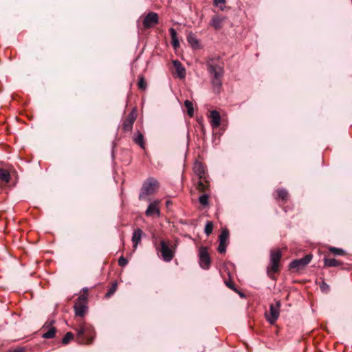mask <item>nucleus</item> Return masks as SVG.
<instances>
[{
	"mask_svg": "<svg viewBox=\"0 0 352 352\" xmlns=\"http://www.w3.org/2000/svg\"><path fill=\"white\" fill-rule=\"evenodd\" d=\"M208 73L210 77L211 84L219 91L222 86L224 74V63L219 56L209 57L206 63Z\"/></svg>",
	"mask_w": 352,
	"mask_h": 352,
	"instance_id": "f257e3e1",
	"label": "nucleus"
},
{
	"mask_svg": "<svg viewBox=\"0 0 352 352\" xmlns=\"http://www.w3.org/2000/svg\"><path fill=\"white\" fill-rule=\"evenodd\" d=\"M77 331L76 341L81 344H90L93 342L96 332L94 327L89 324H82L76 329Z\"/></svg>",
	"mask_w": 352,
	"mask_h": 352,
	"instance_id": "f03ea898",
	"label": "nucleus"
},
{
	"mask_svg": "<svg viewBox=\"0 0 352 352\" xmlns=\"http://www.w3.org/2000/svg\"><path fill=\"white\" fill-rule=\"evenodd\" d=\"M159 186L158 182L153 177H149L144 182L139 195L140 200L146 199L148 195L153 194Z\"/></svg>",
	"mask_w": 352,
	"mask_h": 352,
	"instance_id": "7ed1b4c3",
	"label": "nucleus"
},
{
	"mask_svg": "<svg viewBox=\"0 0 352 352\" xmlns=\"http://www.w3.org/2000/svg\"><path fill=\"white\" fill-rule=\"evenodd\" d=\"M87 304V295L85 294L80 295L79 297L76 300L74 305L76 316L82 317L85 315L88 309Z\"/></svg>",
	"mask_w": 352,
	"mask_h": 352,
	"instance_id": "20e7f679",
	"label": "nucleus"
},
{
	"mask_svg": "<svg viewBox=\"0 0 352 352\" xmlns=\"http://www.w3.org/2000/svg\"><path fill=\"white\" fill-rule=\"evenodd\" d=\"M282 253L280 250H271L270 252V263L267 267V272L276 273L279 270V263L281 259Z\"/></svg>",
	"mask_w": 352,
	"mask_h": 352,
	"instance_id": "39448f33",
	"label": "nucleus"
},
{
	"mask_svg": "<svg viewBox=\"0 0 352 352\" xmlns=\"http://www.w3.org/2000/svg\"><path fill=\"white\" fill-rule=\"evenodd\" d=\"M312 255L311 254H308L305 255L303 258L295 259L292 261L289 265V267L291 270H295L296 271H300L305 267L311 261Z\"/></svg>",
	"mask_w": 352,
	"mask_h": 352,
	"instance_id": "423d86ee",
	"label": "nucleus"
},
{
	"mask_svg": "<svg viewBox=\"0 0 352 352\" xmlns=\"http://www.w3.org/2000/svg\"><path fill=\"white\" fill-rule=\"evenodd\" d=\"M199 260L201 268L204 270H208L210 268L211 259L207 247H200L199 250Z\"/></svg>",
	"mask_w": 352,
	"mask_h": 352,
	"instance_id": "0eeeda50",
	"label": "nucleus"
},
{
	"mask_svg": "<svg viewBox=\"0 0 352 352\" xmlns=\"http://www.w3.org/2000/svg\"><path fill=\"white\" fill-rule=\"evenodd\" d=\"M169 243H166V242L164 240L160 241V249H158L156 247L157 250L161 252V255L162 258L166 262H170L174 257V252L169 247Z\"/></svg>",
	"mask_w": 352,
	"mask_h": 352,
	"instance_id": "6e6552de",
	"label": "nucleus"
},
{
	"mask_svg": "<svg viewBox=\"0 0 352 352\" xmlns=\"http://www.w3.org/2000/svg\"><path fill=\"white\" fill-rule=\"evenodd\" d=\"M280 301H277L276 305H273V304L270 305L269 313L266 314L267 320L270 324H274L275 322L278 318L279 314H280Z\"/></svg>",
	"mask_w": 352,
	"mask_h": 352,
	"instance_id": "1a4fd4ad",
	"label": "nucleus"
},
{
	"mask_svg": "<svg viewBox=\"0 0 352 352\" xmlns=\"http://www.w3.org/2000/svg\"><path fill=\"white\" fill-rule=\"evenodd\" d=\"M54 323V320H48L45 323V324L42 327L44 331L43 334V338L45 339H50L55 337L56 333V328L52 326Z\"/></svg>",
	"mask_w": 352,
	"mask_h": 352,
	"instance_id": "9d476101",
	"label": "nucleus"
},
{
	"mask_svg": "<svg viewBox=\"0 0 352 352\" xmlns=\"http://www.w3.org/2000/svg\"><path fill=\"white\" fill-rule=\"evenodd\" d=\"M136 118L137 113L135 109H134L129 113V115L123 121L122 129L124 131L129 132L132 130Z\"/></svg>",
	"mask_w": 352,
	"mask_h": 352,
	"instance_id": "9b49d317",
	"label": "nucleus"
},
{
	"mask_svg": "<svg viewBox=\"0 0 352 352\" xmlns=\"http://www.w3.org/2000/svg\"><path fill=\"white\" fill-rule=\"evenodd\" d=\"M160 201L155 200L151 202L146 210L145 214L147 217L157 216L159 217L160 214V210L159 208Z\"/></svg>",
	"mask_w": 352,
	"mask_h": 352,
	"instance_id": "f8f14e48",
	"label": "nucleus"
},
{
	"mask_svg": "<svg viewBox=\"0 0 352 352\" xmlns=\"http://www.w3.org/2000/svg\"><path fill=\"white\" fill-rule=\"evenodd\" d=\"M159 17L157 13L151 12L144 18L143 25L145 28H149L158 23Z\"/></svg>",
	"mask_w": 352,
	"mask_h": 352,
	"instance_id": "ddd939ff",
	"label": "nucleus"
},
{
	"mask_svg": "<svg viewBox=\"0 0 352 352\" xmlns=\"http://www.w3.org/2000/svg\"><path fill=\"white\" fill-rule=\"evenodd\" d=\"M194 173L199 179H206L207 177L206 173V166L200 162H195L193 166Z\"/></svg>",
	"mask_w": 352,
	"mask_h": 352,
	"instance_id": "4468645a",
	"label": "nucleus"
},
{
	"mask_svg": "<svg viewBox=\"0 0 352 352\" xmlns=\"http://www.w3.org/2000/svg\"><path fill=\"white\" fill-rule=\"evenodd\" d=\"M225 18L219 15H214L210 22V25L215 30H220L223 26Z\"/></svg>",
	"mask_w": 352,
	"mask_h": 352,
	"instance_id": "2eb2a0df",
	"label": "nucleus"
},
{
	"mask_svg": "<svg viewBox=\"0 0 352 352\" xmlns=\"http://www.w3.org/2000/svg\"><path fill=\"white\" fill-rule=\"evenodd\" d=\"M210 124L213 129H217L221 124V116L219 112L212 110L210 112Z\"/></svg>",
	"mask_w": 352,
	"mask_h": 352,
	"instance_id": "dca6fc26",
	"label": "nucleus"
},
{
	"mask_svg": "<svg viewBox=\"0 0 352 352\" xmlns=\"http://www.w3.org/2000/svg\"><path fill=\"white\" fill-rule=\"evenodd\" d=\"M142 234L143 231L140 228L134 230L131 240L135 249L137 248L138 244L140 243Z\"/></svg>",
	"mask_w": 352,
	"mask_h": 352,
	"instance_id": "f3484780",
	"label": "nucleus"
},
{
	"mask_svg": "<svg viewBox=\"0 0 352 352\" xmlns=\"http://www.w3.org/2000/svg\"><path fill=\"white\" fill-rule=\"evenodd\" d=\"M209 181L207 177L206 179H199L197 184V189L200 192H206L209 190Z\"/></svg>",
	"mask_w": 352,
	"mask_h": 352,
	"instance_id": "a211bd4d",
	"label": "nucleus"
},
{
	"mask_svg": "<svg viewBox=\"0 0 352 352\" xmlns=\"http://www.w3.org/2000/svg\"><path fill=\"white\" fill-rule=\"evenodd\" d=\"M133 140L136 144L139 145L142 148H144L145 143L144 135L140 131H138L134 133L133 136Z\"/></svg>",
	"mask_w": 352,
	"mask_h": 352,
	"instance_id": "6ab92c4d",
	"label": "nucleus"
},
{
	"mask_svg": "<svg viewBox=\"0 0 352 352\" xmlns=\"http://www.w3.org/2000/svg\"><path fill=\"white\" fill-rule=\"evenodd\" d=\"M173 65L175 67L177 75L180 78H184L186 76V69L179 60H174Z\"/></svg>",
	"mask_w": 352,
	"mask_h": 352,
	"instance_id": "aec40b11",
	"label": "nucleus"
},
{
	"mask_svg": "<svg viewBox=\"0 0 352 352\" xmlns=\"http://www.w3.org/2000/svg\"><path fill=\"white\" fill-rule=\"evenodd\" d=\"M342 264V263L334 258H328L325 257L324 258V267H338Z\"/></svg>",
	"mask_w": 352,
	"mask_h": 352,
	"instance_id": "412c9836",
	"label": "nucleus"
},
{
	"mask_svg": "<svg viewBox=\"0 0 352 352\" xmlns=\"http://www.w3.org/2000/svg\"><path fill=\"white\" fill-rule=\"evenodd\" d=\"M187 41L192 48L197 49L199 47V41L197 40L195 34L190 33L187 36Z\"/></svg>",
	"mask_w": 352,
	"mask_h": 352,
	"instance_id": "4be33fe9",
	"label": "nucleus"
},
{
	"mask_svg": "<svg viewBox=\"0 0 352 352\" xmlns=\"http://www.w3.org/2000/svg\"><path fill=\"white\" fill-rule=\"evenodd\" d=\"M10 179V173L3 168H0V181L5 184H8Z\"/></svg>",
	"mask_w": 352,
	"mask_h": 352,
	"instance_id": "5701e85b",
	"label": "nucleus"
},
{
	"mask_svg": "<svg viewBox=\"0 0 352 352\" xmlns=\"http://www.w3.org/2000/svg\"><path fill=\"white\" fill-rule=\"evenodd\" d=\"M288 197V192L284 188H280L276 190V199L286 201Z\"/></svg>",
	"mask_w": 352,
	"mask_h": 352,
	"instance_id": "b1692460",
	"label": "nucleus"
},
{
	"mask_svg": "<svg viewBox=\"0 0 352 352\" xmlns=\"http://www.w3.org/2000/svg\"><path fill=\"white\" fill-rule=\"evenodd\" d=\"M184 105L187 109V113L190 117H192L194 115L193 104L191 101L186 100L184 101Z\"/></svg>",
	"mask_w": 352,
	"mask_h": 352,
	"instance_id": "393cba45",
	"label": "nucleus"
},
{
	"mask_svg": "<svg viewBox=\"0 0 352 352\" xmlns=\"http://www.w3.org/2000/svg\"><path fill=\"white\" fill-rule=\"evenodd\" d=\"M329 250L331 253L336 256H342L346 254L345 251L342 248H338L336 247H329Z\"/></svg>",
	"mask_w": 352,
	"mask_h": 352,
	"instance_id": "a878e982",
	"label": "nucleus"
},
{
	"mask_svg": "<svg viewBox=\"0 0 352 352\" xmlns=\"http://www.w3.org/2000/svg\"><path fill=\"white\" fill-rule=\"evenodd\" d=\"M209 195L208 194H203L199 197V201L203 206H208Z\"/></svg>",
	"mask_w": 352,
	"mask_h": 352,
	"instance_id": "bb28decb",
	"label": "nucleus"
},
{
	"mask_svg": "<svg viewBox=\"0 0 352 352\" xmlns=\"http://www.w3.org/2000/svg\"><path fill=\"white\" fill-rule=\"evenodd\" d=\"M212 230H213V223L212 221H207L206 226H205V229H204V232L205 234L207 235V236H209L212 232Z\"/></svg>",
	"mask_w": 352,
	"mask_h": 352,
	"instance_id": "cd10ccee",
	"label": "nucleus"
},
{
	"mask_svg": "<svg viewBox=\"0 0 352 352\" xmlns=\"http://www.w3.org/2000/svg\"><path fill=\"white\" fill-rule=\"evenodd\" d=\"M229 236V232L227 229L223 230L219 236V242L226 243Z\"/></svg>",
	"mask_w": 352,
	"mask_h": 352,
	"instance_id": "c85d7f7f",
	"label": "nucleus"
},
{
	"mask_svg": "<svg viewBox=\"0 0 352 352\" xmlns=\"http://www.w3.org/2000/svg\"><path fill=\"white\" fill-rule=\"evenodd\" d=\"M73 339L74 334L72 332H67L62 339V343L63 344H67Z\"/></svg>",
	"mask_w": 352,
	"mask_h": 352,
	"instance_id": "c756f323",
	"label": "nucleus"
},
{
	"mask_svg": "<svg viewBox=\"0 0 352 352\" xmlns=\"http://www.w3.org/2000/svg\"><path fill=\"white\" fill-rule=\"evenodd\" d=\"M138 86L140 89L141 90H145L146 89V82L142 76H139L138 83Z\"/></svg>",
	"mask_w": 352,
	"mask_h": 352,
	"instance_id": "7c9ffc66",
	"label": "nucleus"
},
{
	"mask_svg": "<svg viewBox=\"0 0 352 352\" xmlns=\"http://www.w3.org/2000/svg\"><path fill=\"white\" fill-rule=\"evenodd\" d=\"M116 289H117V283H114L112 285V286L111 287V288H110V289L108 290V292H107V294H106V295H105V296H106V297H107V298H109V297H110L111 296H112V295L115 293V292H116Z\"/></svg>",
	"mask_w": 352,
	"mask_h": 352,
	"instance_id": "2f4dec72",
	"label": "nucleus"
},
{
	"mask_svg": "<svg viewBox=\"0 0 352 352\" xmlns=\"http://www.w3.org/2000/svg\"><path fill=\"white\" fill-rule=\"evenodd\" d=\"M226 0H214V5L219 7L221 10H224Z\"/></svg>",
	"mask_w": 352,
	"mask_h": 352,
	"instance_id": "473e14b6",
	"label": "nucleus"
},
{
	"mask_svg": "<svg viewBox=\"0 0 352 352\" xmlns=\"http://www.w3.org/2000/svg\"><path fill=\"white\" fill-rule=\"evenodd\" d=\"M226 246H227V245L226 243L219 242L218 248H217L218 252L220 254H224L226 252Z\"/></svg>",
	"mask_w": 352,
	"mask_h": 352,
	"instance_id": "72a5a7b5",
	"label": "nucleus"
},
{
	"mask_svg": "<svg viewBox=\"0 0 352 352\" xmlns=\"http://www.w3.org/2000/svg\"><path fill=\"white\" fill-rule=\"evenodd\" d=\"M127 263H128V261L126 258H124V256L120 257V258L118 260V265L120 267H124L127 265Z\"/></svg>",
	"mask_w": 352,
	"mask_h": 352,
	"instance_id": "f704fd0d",
	"label": "nucleus"
},
{
	"mask_svg": "<svg viewBox=\"0 0 352 352\" xmlns=\"http://www.w3.org/2000/svg\"><path fill=\"white\" fill-rule=\"evenodd\" d=\"M170 35L171 37V39L177 38V32L173 28H170L169 29Z\"/></svg>",
	"mask_w": 352,
	"mask_h": 352,
	"instance_id": "c9c22d12",
	"label": "nucleus"
},
{
	"mask_svg": "<svg viewBox=\"0 0 352 352\" xmlns=\"http://www.w3.org/2000/svg\"><path fill=\"white\" fill-rule=\"evenodd\" d=\"M226 286L229 287L230 289H232L233 291L236 292V288L235 287L234 285L231 281H226L225 282Z\"/></svg>",
	"mask_w": 352,
	"mask_h": 352,
	"instance_id": "e433bc0d",
	"label": "nucleus"
},
{
	"mask_svg": "<svg viewBox=\"0 0 352 352\" xmlns=\"http://www.w3.org/2000/svg\"><path fill=\"white\" fill-rule=\"evenodd\" d=\"M172 45L174 48H177L179 45V42L178 38L172 39Z\"/></svg>",
	"mask_w": 352,
	"mask_h": 352,
	"instance_id": "4c0bfd02",
	"label": "nucleus"
},
{
	"mask_svg": "<svg viewBox=\"0 0 352 352\" xmlns=\"http://www.w3.org/2000/svg\"><path fill=\"white\" fill-rule=\"evenodd\" d=\"M10 352H25V349L23 347L15 349Z\"/></svg>",
	"mask_w": 352,
	"mask_h": 352,
	"instance_id": "58836bf2",
	"label": "nucleus"
},
{
	"mask_svg": "<svg viewBox=\"0 0 352 352\" xmlns=\"http://www.w3.org/2000/svg\"><path fill=\"white\" fill-rule=\"evenodd\" d=\"M329 286L325 283H322V284L320 285V289L322 290V291H324V289L326 288H328Z\"/></svg>",
	"mask_w": 352,
	"mask_h": 352,
	"instance_id": "ea45409f",
	"label": "nucleus"
},
{
	"mask_svg": "<svg viewBox=\"0 0 352 352\" xmlns=\"http://www.w3.org/2000/svg\"><path fill=\"white\" fill-rule=\"evenodd\" d=\"M83 291H84V292H88V289L87 287L83 288Z\"/></svg>",
	"mask_w": 352,
	"mask_h": 352,
	"instance_id": "a19ab883",
	"label": "nucleus"
},
{
	"mask_svg": "<svg viewBox=\"0 0 352 352\" xmlns=\"http://www.w3.org/2000/svg\"><path fill=\"white\" fill-rule=\"evenodd\" d=\"M240 296L243 297L244 294L242 292H239Z\"/></svg>",
	"mask_w": 352,
	"mask_h": 352,
	"instance_id": "79ce46f5",
	"label": "nucleus"
}]
</instances>
